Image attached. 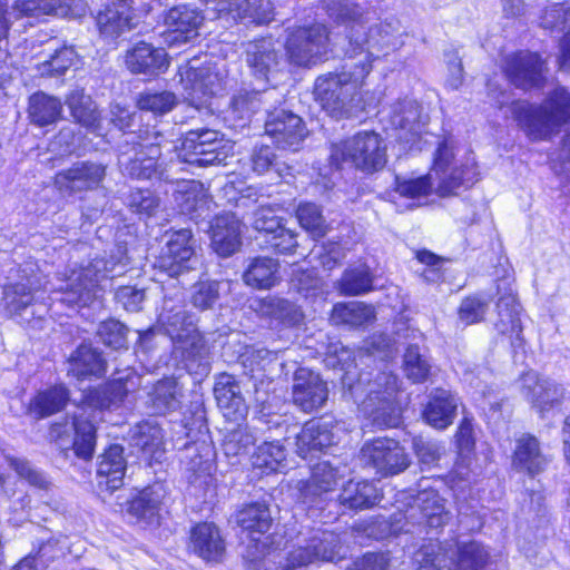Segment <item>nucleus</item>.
<instances>
[{
    "mask_svg": "<svg viewBox=\"0 0 570 570\" xmlns=\"http://www.w3.org/2000/svg\"><path fill=\"white\" fill-rule=\"evenodd\" d=\"M323 3L333 20L347 26L344 52L350 59L360 57L356 65L366 62L372 70L374 60L399 46L401 24L397 19H386L366 27V12L361 6L344 0H323Z\"/></svg>",
    "mask_w": 570,
    "mask_h": 570,
    "instance_id": "nucleus-1",
    "label": "nucleus"
},
{
    "mask_svg": "<svg viewBox=\"0 0 570 570\" xmlns=\"http://www.w3.org/2000/svg\"><path fill=\"white\" fill-rule=\"evenodd\" d=\"M371 73L368 63L344 66L341 71L318 76L314 82V97L332 117H351L364 109L362 87Z\"/></svg>",
    "mask_w": 570,
    "mask_h": 570,
    "instance_id": "nucleus-2",
    "label": "nucleus"
},
{
    "mask_svg": "<svg viewBox=\"0 0 570 570\" xmlns=\"http://www.w3.org/2000/svg\"><path fill=\"white\" fill-rule=\"evenodd\" d=\"M160 325L180 351L189 370L205 373L209 368L207 347L195 326V316L186 311L185 296L176 291L173 296L165 295L158 316Z\"/></svg>",
    "mask_w": 570,
    "mask_h": 570,
    "instance_id": "nucleus-3",
    "label": "nucleus"
},
{
    "mask_svg": "<svg viewBox=\"0 0 570 570\" xmlns=\"http://www.w3.org/2000/svg\"><path fill=\"white\" fill-rule=\"evenodd\" d=\"M117 262L97 257L79 271H72L66 285L56 292L59 295L56 299L69 307L89 305L102 287L101 282L121 274L128 265V258L121 246L117 247Z\"/></svg>",
    "mask_w": 570,
    "mask_h": 570,
    "instance_id": "nucleus-4",
    "label": "nucleus"
},
{
    "mask_svg": "<svg viewBox=\"0 0 570 570\" xmlns=\"http://www.w3.org/2000/svg\"><path fill=\"white\" fill-rule=\"evenodd\" d=\"M134 138L132 136L131 140L127 139L120 147L118 164L121 171L137 179L164 178L165 169L159 159L161 148L170 142L156 130H147L146 137L139 136V142Z\"/></svg>",
    "mask_w": 570,
    "mask_h": 570,
    "instance_id": "nucleus-5",
    "label": "nucleus"
},
{
    "mask_svg": "<svg viewBox=\"0 0 570 570\" xmlns=\"http://www.w3.org/2000/svg\"><path fill=\"white\" fill-rule=\"evenodd\" d=\"M180 82L187 104L195 110H208V101L232 86L225 65L208 63L180 68Z\"/></svg>",
    "mask_w": 570,
    "mask_h": 570,
    "instance_id": "nucleus-6",
    "label": "nucleus"
},
{
    "mask_svg": "<svg viewBox=\"0 0 570 570\" xmlns=\"http://www.w3.org/2000/svg\"><path fill=\"white\" fill-rule=\"evenodd\" d=\"M456 556L459 570H483L489 561V551L476 541L455 544V550L440 546H423L415 556L417 570H452L453 557Z\"/></svg>",
    "mask_w": 570,
    "mask_h": 570,
    "instance_id": "nucleus-7",
    "label": "nucleus"
},
{
    "mask_svg": "<svg viewBox=\"0 0 570 570\" xmlns=\"http://www.w3.org/2000/svg\"><path fill=\"white\" fill-rule=\"evenodd\" d=\"M330 158L336 167L350 161L365 173H373L385 166L386 146L379 134L361 131L347 140L333 145Z\"/></svg>",
    "mask_w": 570,
    "mask_h": 570,
    "instance_id": "nucleus-8",
    "label": "nucleus"
},
{
    "mask_svg": "<svg viewBox=\"0 0 570 570\" xmlns=\"http://www.w3.org/2000/svg\"><path fill=\"white\" fill-rule=\"evenodd\" d=\"M346 554L347 549L336 533L314 530L308 537L298 538L282 570H298L318 561L335 562L344 559Z\"/></svg>",
    "mask_w": 570,
    "mask_h": 570,
    "instance_id": "nucleus-9",
    "label": "nucleus"
},
{
    "mask_svg": "<svg viewBox=\"0 0 570 570\" xmlns=\"http://www.w3.org/2000/svg\"><path fill=\"white\" fill-rule=\"evenodd\" d=\"M175 148L181 161L203 167L225 163L232 147L220 132L199 128L186 132L180 146Z\"/></svg>",
    "mask_w": 570,
    "mask_h": 570,
    "instance_id": "nucleus-10",
    "label": "nucleus"
},
{
    "mask_svg": "<svg viewBox=\"0 0 570 570\" xmlns=\"http://www.w3.org/2000/svg\"><path fill=\"white\" fill-rule=\"evenodd\" d=\"M570 121V95L564 88L556 89L540 107L529 106L525 110L524 126L532 140L548 139L559 128Z\"/></svg>",
    "mask_w": 570,
    "mask_h": 570,
    "instance_id": "nucleus-11",
    "label": "nucleus"
},
{
    "mask_svg": "<svg viewBox=\"0 0 570 570\" xmlns=\"http://www.w3.org/2000/svg\"><path fill=\"white\" fill-rule=\"evenodd\" d=\"M397 391V380L392 373H379L374 381L367 383L366 397L360 404V410L377 425H394V396Z\"/></svg>",
    "mask_w": 570,
    "mask_h": 570,
    "instance_id": "nucleus-12",
    "label": "nucleus"
},
{
    "mask_svg": "<svg viewBox=\"0 0 570 570\" xmlns=\"http://www.w3.org/2000/svg\"><path fill=\"white\" fill-rule=\"evenodd\" d=\"M106 176L107 165L78 160L55 175L53 186L63 197H72L100 188Z\"/></svg>",
    "mask_w": 570,
    "mask_h": 570,
    "instance_id": "nucleus-13",
    "label": "nucleus"
},
{
    "mask_svg": "<svg viewBox=\"0 0 570 570\" xmlns=\"http://www.w3.org/2000/svg\"><path fill=\"white\" fill-rule=\"evenodd\" d=\"M327 28L320 23L291 31L285 45L289 61L299 67L316 63L327 53Z\"/></svg>",
    "mask_w": 570,
    "mask_h": 570,
    "instance_id": "nucleus-14",
    "label": "nucleus"
},
{
    "mask_svg": "<svg viewBox=\"0 0 570 570\" xmlns=\"http://www.w3.org/2000/svg\"><path fill=\"white\" fill-rule=\"evenodd\" d=\"M433 173L439 179L440 196L454 194L461 186L469 187L476 180L473 166H456L454 164L453 145L449 140L439 142L434 154Z\"/></svg>",
    "mask_w": 570,
    "mask_h": 570,
    "instance_id": "nucleus-15",
    "label": "nucleus"
},
{
    "mask_svg": "<svg viewBox=\"0 0 570 570\" xmlns=\"http://www.w3.org/2000/svg\"><path fill=\"white\" fill-rule=\"evenodd\" d=\"M360 460L365 466L382 475L399 474L410 464L405 450L397 441L389 438L365 442L360 452Z\"/></svg>",
    "mask_w": 570,
    "mask_h": 570,
    "instance_id": "nucleus-16",
    "label": "nucleus"
},
{
    "mask_svg": "<svg viewBox=\"0 0 570 570\" xmlns=\"http://www.w3.org/2000/svg\"><path fill=\"white\" fill-rule=\"evenodd\" d=\"M195 244L196 242L188 228L174 232L159 256V268L170 277H178L188 271L195 269L197 264Z\"/></svg>",
    "mask_w": 570,
    "mask_h": 570,
    "instance_id": "nucleus-17",
    "label": "nucleus"
},
{
    "mask_svg": "<svg viewBox=\"0 0 570 570\" xmlns=\"http://www.w3.org/2000/svg\"><path fill=\"white\" fill-rule=\"evenodd\" d=\"M265 132L282 149H297L306 130L301 117L286 110L268 112Z\"/></svg>",
    "mask_w": 570,
    "mask_h": 570,
    "instance_id": "nucleus-18",
    "label": "nucleus"
},
{
    "mask_svg": "<svg viewBox=\"0 0 570 570\" xmlns=\"http://www.w3.org/2000/svg\"><path fill=\"white\" fill-rule=\"evenodd\" d=\"M521 392L541 414L558 407L564 389L550 379H542L533 371L525 372L521 379Z\"/></svg>",
    "mask_w": 570,
    "mask_h": 570,
    "instance_id": "nucleus-19",
    "label": "nucleus"
},
{
    "mask_svg": "<svg viewBox=\"0 0 570 570\" xmlns=\"http://www.w3.org/2000/svg\"><path fill=\"white\" fill-rule=\"evenodd\" d=\"M244 59L255 78L268 80V76L278 69L282 52L273 38L264 37L244 45Z\"/></svg>",
    "mask_w": 570,
    "mask_h": 570,
    "instance_id": "nucleus-20",
    "label": "nucleus"
},
{
    "mask_svg": "<svg viewBox=\"0 0 570 570\" xmlns=\"http://www.w3.org/2000/svg\"><path fill=\"white\" fill-rule=\"evenodd\" d=\"M292 397L304 412L322 407L328 397V389L321 376L307 368H298L294 374Z\"/></svg>",
    "mask_w": 570,
    "mask_h": 570,
    "instance_id": "nucleus-21",
    "label": "nucleus"
},
{
    "mask_svg": "<svg viewBox=\"0 0 570 570\" xmlns=\"http://www.w3.org/2000/svg\"><path fill=\"white\" fill-rule=\"evenodd\" d=\"M236 522L255 542L257 553L263 554L269 544L266 533L273 522L269 508L265 503L248 504L236 513Z\"/></svg>",
    "mask_w": 570,
    "mask_h": 570,
    "instance_id": "nucleus-22",
    "label": "nucleus"
},
{
    "mask_svg": "<svg viewBox=\"0 0 570 570\" xmlns=\"http://www.w3.org/2000/svg\"><path fill=\"white\" fill-rule=\"evenodd\" d=\"M504 71L515 87H539L543 79V61L537 53L518 52L507 57Z\"/></svg>",
    "mask_w": 570,
    "mask_h": 570,
    "instance_id": "nucleus-23",
    "label": "nucleus"
},
{
    "mask_svg": "<svg viewBox=\"0 0 570 570\" xmlns=\"http://www.w3.org/2000/svg\"><path fill=\"white\" fill-rule=\"evenodd\" d=\"M348 469L345 464L321 461L313 465L311 476L301 482L299 491L305 501L313 502L324 493L333 491L338 481L343 479Z\"/></svg>",
    "mask_w": 570,
    "mask_h": 570,
    "instance_id": "nucleus-24",
    "label": "nucleus"
},
{
    "mask_svg": "<svg viewBox=\"0 0 570 570\" xmlns=\"http://www.w3.org/2000/svg\"><path fill=\"white\" fill-rule=\"evenodd\" d=\"M169 61L163 48L140 41L126 55V66L132 73L156 76L168 68Z\"/></svg>",
    "mask_w": 570,
    "mask_h": 570,
    "instance_id": "nucleus-25",
    "label": "nucleus"
},
{
    "mask_svg": "<svg viewBox=\"0 0 570 570\" xmlns=\"http://www.w3.org/2000/svg\"><path fill=\"white\" fill-rule=\"evenodd\" d=\"M203 20L202 13L196 8L185 4L171 8L165 17L170 41L183 43L196 38Z\"/></svg>",
    "mask_w": 570,
    "mask_h": 570,
    "instance_id": "nucleus-26",
    "label": "nucleus"
},
{
    "mask_svg": "<svg viewBox=\"0 0 570 570\" xmlns=\"http://www.w3.org/2000/svg\"><path fill=\"white\" fill-rule=\"evenodd\" d=\"M296 453L303 459L313 458L334 444L332 428L326 422L311 420L296 435Z\"/></svg>",
    "mask_w": 570,
    "mask_h": 570,
    "instance_id": "nucleus-27",
    "label": "nucleus"
},
{
    "mask_svg": "<svg viewBox=\"0 0 570 570\" xmlns=\"http://www.w3.org/2000/svg\"><path fill=\"white\" fill-rule=\"evenodd\" d=\"M190 548L205 561L219 562L225 554V542L214 523L203 522L193 528Z\"/></svg>",
    "mask_w": 570,
    "mask_h": 570,
    "instance_id": "nucleus-28",
    "label": "nucleus"
},
{
    "mask_svg": "<svg viewBox=\"0 0 570 570\" xmlns=\"http://www.w3.org/2000/svg\"><path fill=\"white\" fill-rule=\"evenodd\" d=\"M214 394L224 415L232 419H243L247 413V405L243 397L240 386L234 376L220 374L214 386Z\"/></svg>",
    "mask_w": 570,
    "mask_h": 570,
    "instance_id": "nucleus-29",
    "label": "nucleus"
},
{
    "mask_svg": "<svg viewBox=\"0 0 570 570\" xmlns=\"http://www.w3.org/2000/svg\"><path fill=\"white\" fill-rule=\"evenodd\" d=\"M122 453L121 445L112 444L100 456L97 469L99 489L112 492L122 485L126 471Z\"/></svg>",
    "mask_w": 570,
    "mask_h": 570,
    "instance_id": "nucleus-30",
    "label": "nucleus"
},
{
    "mask_svg": "<svg viewBox=\"0 0 570 570\" xmlns=\"http://www.w3.org/2000/svg\"><path fill=\"white\" fill-rule=\"evenodd\" d=\"M212 247L220 256L234 254L240 246V223L233 214L217 216L210 226Z\"/></svg>",
    "mask_w": 570,
    "mask_h": 570,
    "instance_id": "nucleus-31",
    "label": "nucleus"
},
{
    "mask_svg": "<svg viewBox=\"0 0 570 570\" xmlns=\"http://www.w3.org/2000/svg\"><path fill=\"white\" fill-rule=\"evenodd\" d=\"M458 404V397L450 391L436 390L424 409V420L434 429L444 430L453 423Z\"/></svg>",
    "mask_w": 570,
    "mask_h": 570,
    "instance_id": "nucleus-32",
    "label": "nucleus"
},
{
    "mask_svg": "<svg viewBox=\"0 0 570 570\" xmlns=\"http://www.w3.org/2000/svg\"><path fill=\"white\" fill-rule=\"evenodd\" d=\"M139 377L131 370L118 373L106 386L95 391L97 406L110 409L120 404L128 393L136 390Z\"/></svg>",
    "mask_w": 570,
    "mask_h": 570,
    "instance_id": "nucleus-33",
    "label": "nucleus"
},
{
    "mask_svg": "<svg viewBox=\"0 0 570 570\" xmlns=\"http://www.w3.org/2000/svg\"><path fill=\"white\" fill-rule=\"evenodd\" d=\"M181 387L173 377L158 381L148 393V405L155 414L175 412L180 407Z\"/></svg>",
    "mask_w": 570,
    "mask_h": 570,
    "instance_id": "nucleus-34",
    "label": "nucleus"
},
{
    "mask_svg": "<svg viewBox=\"0 0 570 570\" xmlns=\"http://www.w3.org/2000/svg\"><path fill=\"white\" fill-rule=\"evenodd\" d=\"M499 320L495 322L498 332L504 335L514 336L513 345H521L522 326L520 320L521 306L512 293L502 295L497 304Z\"/></svg>",
    "mask_w": 570,
    "mask_h": 570,
    "instance_id": "nucleus-35",
    "label": "nucleus"
},
{
    "mask_svg": "<svg viewBox=\"0 0 570 570\" xmlns=\"http://www.w3.org/2000/svg\"><path fill=\"white\" fill-rule=\"evenodd\" d=\"M164 498L165 489L161 484L148 487L131 500L128 512L148 524L156 523Z\"/></svg>",
    "mask_w": 570,
    "mask_h": 570,
    "instance_id": "nucleus-36",
    "label": "nucleus"
},
{
    "mask_svg": "<svg viewBox=\"0 0 570 570\" xmlns=\"http://www.w3.org/2000/svg\"><path fill=\"white\" fill-rule=\"evenodd\" d=\"M541 26L544 29L566 32L561 42V67L570 68V4L556 3L549 7L542 18Z\"/></svg>",
    "mask_w": 570,
    "mask_h": 570,
    "instance_id": "nucleus-37",
    "label": "nucleus"
},
{
    "mask_svg": "<svg viewBox=\"0 0 570 570\" xmlns=\"http://www.w3.org/2000/svg\"><path fill=\"white\" fill-rule=\"evenodd\" d=\"M68 373L78 380L89 376H101L105 371V361L91 345L81 344L69 357Z\"/></svg>",
    "mask_w": 570,
    "mask_h": 570,
    "instance_id": "nucleus-38",
    "label": "nucleus"
},
{
    "mask_svg": "<svg viewBox=\"0 0 570 570\" xmlns=\"http://www.w3.org/2000/svg\"><path fill=\"white\" fill-rule=\"evenodd\" d=\"M274 94V90H240L232 98L228 115L234 120L247 121L254 112L263 108L267 110L268 102Z\"/></svg>",
    "mask_w": 570,
    "mask_h": 570,
    "instance_id": "nucleus-39",
    "label": "nucleus"
},
{
    "mask_svg": "<svg viewBox=\"0 0 570 570\" xmlns=\"http://www.w3.org/2000/svg\"><path fill=\"white\" fill-rule=\"evenodd\" d=\"M130 439L135 446L151 458L158 459V454L164 452L163 430L155 419L137 423L130 430Z\"/></svg>",
    "mask_w": 570,
    "mask_h": 570,
    "instance_id": "nucleus-40",
    "label": "nucleus"
},
{
    "mask_svg": "<svg viewBox=\"0 0 570 570\" xmlns=\"http://www.w3.org/2000/svg\"><path fill=\"white\" fill-rule=\"evenodd\" d=\"M61 101L43 91L35 92L29 98L28 117L33 125L45 127L60 119Z\"/></svg>",
    "mask_w": 570,
    "mask_h": 570,
    "instance_id": "nucleus-41",
    "label": "nucleus"
},
{
    "mask_svg": "<svg viewBox=\"0 0 570 570\" xmlns=\"http://www.w3.org/2000/svg\"><path fill=\"white\" fill-rule=\"evenodd\" d=\"M547 458L541 453L539 441L532 435H523L517 441L513 465L529 474L543 470Z\"/></svg>",
    "mask_w": 570,
    "mask_h": 570,
    "instance_id": "nucleus-42",
    "label": "nucleus"
},
{
    "mask_svg": "<svg viewBox=\"0 0 570 570\" xmlns=\"http://www.w3.org/2000/svg\"><path fill=\"white\" fill-rule=\"evenodd\" d=\"M69 391L63 385H55L37 393L29 410L37 417L50 416L65 409L69 402Z\"/></svg>",
    "mask_w": 570,
    "mask_h": 570,
    "instance_id": "nucleus-43",
    "label": "nucleus"
},
{
    "mask_svg": "<svg viewBox=\"0 0 570 570\" xmlns=\"http://www.w3.org/2000/svg\"><path fill=\"white\" fill-rule=\"evenodd\" d=\"M243 279L254 288L268 289L278 281V262L269 257H255L244 272Z\"/></svg>",
    "mask_w": 570,
    "mask_h": 570,
    "instance_id": "nucleus-44",
    "label": "nucleus"
},
{
    "mask_svg": "<svg viewBox=\"0 0 570 570\" xmlns=\"http://www.w3.org/2000/svg\"><path fill=\"white\" fill-rule=\"evenodd\" d=\"M341 504L350 509H367L379 499L376 487L368 481H348L340 493Z\"/></svg>",
    "mask_w": 570,
    "mask_h": 570,
    "instance_id": "nucleus-45",
    "label": "nucleus"
},
{
    "mask_svg": "<svg viewBox=\"0 0 570 570\" xmlns=\"http://www.w3.org/2000/svg\"><path fill=\"white\" fill-rule=\"evenodd\" d=\"M415 504L430 528H441L451 519V513L446 510L444 500L434 490L421 491L415 498Z\"/></svg>",
    "mask_w": 570,
    "mask_h": 570,
    "instance_id": "nucleus-46",
    "label": "nucleus"
},
{
    "mask_svg": "<svg viewBox=\"0 0 570 570\" xmlns=\"http://www.w3.org/2000/svg\"><path fill=\"white\" fill-rule=\"evenodd\" d=\"M73 119L83 127L95 129L99 120V112L91 97L86 95L83 89L75 88L66 97Z\"/></svg>",
    "mask_w": 570,
    "mask_h": 570,
    "instance_id": "nucleus-47",
    "label": "nucleus"
},
{
    "mask_svg": "<svg viewBox=\"0 0 570 570\" xmlns=\"http://www.w3.org/2000/svg\"><path fill=\"white\" fill-rule=\"evenodd\" d=\"M332 321L335 324L361 327L375 320L374 308L362 302H348L335 304L332 311Z\"/></svg>",
    "mask_w": 570,
    "mask_h": 570,
    "instance_id": "nucleus-48",
    "label": "nucleus"
},
{
    "mask_svg": "<svg viewBox=\"0 0 570 570\" xmlns=\"http://www.w3.org/2000/svg\"><path fill=\"white\" fill-rule=\"evenodd\" d=\"M97 27L105 38L115 39L125 30L131 28L130 19L125 12V4L114 3V7H106L96 17Z\"/></svg>",
    "mask_w": 570,
    "mask_h": 570,
    "instance_id": "nucleus-49",
    "label": "nucleus"
},
{
    "mask_svg": "<svg viewBox=\"0 0 570 570\" xmlns=\"http://www.w3.org/2000/svg\"><path fill=\"white\" fill-rule=\"evenodd\" d=\"M37 286L30 278L27 283H14L6 286L3 301L10 315H21L33 302Z\"/></svg>",
    "mask_w": 570,
    "mask_h": 570,
    "instance_id": "nucleus-50",
    "label": "nucleus"
},
{
    "mask_svg": "<svg viewBox=\"0 0 570 570\" xmlns=\"http://www.w3.org/2000/svg\"><path fill=\"white\" fill-rule=\"evenodd\" d=\"M175 202L184 215L190 216L191 219L200 216L206 205L205 196L202 193V185L197 181L183 183L180 188L175 193Z\"/></svg>",
    "mask_w": 570,
    "mask_h": 570,
    "instance_id": "nucleus-51",
    "label": "nucleus"
},
{
    "mask_svg": "<svg viewBox=\"0 0 570 570\" xmlns=\"http://www.w3.org/2000/svg\"><path fill=\"white\" fill-rule=\"evenodd\" d=\"M285 459L286 450L279 441L264 442L252 455V464L263 472H273L284 466Z\"/></svg>",
    "mask_w": 570,
    "mask_h": 570,
    "instance_id": "nucleus-52",
    "label": "nucleus"
},
{
    "mask_svg": "<svg viewBox=\"0 0 570 570\" xmlns=\"http://www.w3.org/2000/svg\"><path fill=\"white\" fill-rule=\"evenodd\" d=\"M77 53L71 46L63 45L53 49L49 58L37 66V70L42 77L62 76L76 61Z\"/></svg>",
    "mask_w": 570,
    "mask_h": 570,
    "instance_id": "nucleus-53",
    "label": "nucleus"
},
{
    "mask_svg": "<svg viewBox=\"0 0 570 570\" xmlns=\"http://www.w3.org/2000/svg\"><path fill=\"white\" fill-rule=\"evenodd\" d=\"M421 107L412 99H404L392 106L391 122L400 129L416 132L420 128Z\"/></svg>",
    "mask_w": 570,
    "mask_h": 570,
    "instance_id": "nucleus-54",
    "label": "nucleus"
},
{
    "mask_svg": "<svg viewBox=\"0 0 570 570\" xmlns=\"http://www.w3.org/2000/svg\"><path fill=\"white\" fill-rule=\"evenodd\" d=\"M373 277L370 268L358 265L344 272L340 281V289L345 295H362L372 289Z\"/></svg>",
    "mask_w": 570,
    "mask_h": 570,
    "instance_id": "nucleus-55",
    "label": "nucleus"
},
{
    "mask_svg": "<svg viewBox=\"0 0 570 570\" xmlns=\"http://www.w3.org/2000/svg\"><path fill=\"white\" fill-rule=\"evenodd\" d=\"M75 441L72 445L76 456L87 461L92 458L96 445V428L87 419L76 417L73 421Z\"/></svg>",
    "mask_w": 570,
    "mask_h": 570,
    "instance_id": "nucleus-56",
    "label": "nucleus"
},
{
    "mask_svg": "<svg viewBox=\"0 0 570 570\" xmlns=\"http://www.w3.org/2000/svg\"><path fill=\"white\" fill-rule=\"evenodd\" d=\"M274 17V4L271 0H242L236 18L250 23H269Z\"/></svg>",
    "mask_w": 570,
    "mask_h": 570,
    "instance_id": "nucleus-57",
    "label": "nucleus"
},
{
    "mask_svg": "<svg viewBox=\"0 0 570 570\" xmlns=\"http://www.w3.org/2000/svg\"><path fill=\"white\" fill-rule=\"evenodd\" d=\"M250 161L253 170L259 175L274 170L278 177H283L291 170L289 166L277 160L273 149L266 145L254 148Z\"/></svg>",
    "mask_w": 570,
    "mask_h": 570,
    "instance_id": "nucleus-58",
    "label": "nucleus"
},
{
    "mask_svg": "<svg viewBox=\"0 0 570 570\" xmlns=\"http://www.w3.org/2000/svg\"><path fill=\"white\" fill-rule=\"evenodd\" d=\"M263 312L285 325H295L302 318L298 307L287 299L271 297L262 303Z\"/></svg>",
    "mask_w": 570,
    "mask_h": 570,
    "instance_id": "nucleus-59",
    "label": "nucleus"
},
{
    "mask_svg": "<svg viewBox=\"0 0 570 570\" xmlns=\"http://www.w3.org/2000/svg\"><path fill=\"white\" fill-rule=\"evenodd\" d=\"M296 217L301 226L309 232L313 237H322L326 234L327 226L317 205L312 203L301 204L296 210Z\"/></svg>",
    "mask_w": 570,
    "mask_h": 570,
    "instance_id": "nucleus-60",
    "label": "nucleus"
},
{
    "mask_svg": "<svg viewBox=\"0 0 570 570\" xmlns=\"http://www.w3.org/2000/svg\"><path fill=\"white\" fill-rule=\"evenodd\" d=\"M404 371L413 383H422L428 380L431 365L422 355L416 345H410L404 354Z\"/></svg>",
    "mask_w": 570,
    "mask_h": 570,
    "instance_id": "nucleus-61",
    "label": "nucleus"
},
{
    "mask_svg": "<svg viewBox=\"0 0 570 570\" xmlns=\"http://www.w3.org/2000/svg\"><path fill=\"white\" fill-rule=\"evenodd\" d=\"M254 442L255 436L250 429L247 425H238L225 435L223 450L227 456H238L245 454Z\"/></svg>",
    "mask_w": 570,
    "mask_h": 570,
    "instance_id": "nucleus-62",
    "label": "nucleus"
},
{
    "mask_svg": "<svg viewBox=\"0 0 570 570\" xmlns=\"http://www.w3.org/2000/svg\"><path fill=\"white\" fill-rule=\"evenodd\" d=\"M137 104L141 110L163 115L169 112L176 106L177 97L171 91H146L140 94Z\"/></svg>",
    "mask_w": 570,
    "mask_h": 570,
    "instance_id": "nucleus-63",
    "label": "nucleus"
},
{
    "mask_svg": "<svg viewBox=\"0 0 570 570\" xmlns=\"http://www.w3.org/2000/svg\"><path fill=\"white\" fill-rule=\"evenodd\" d=\"M220 283L217 281H200L194 285L190 302L194 307L206 311L213 308L219 298Z\"/></svg>",
    "mask_w": 570,
    "mask_h": 570,
    "instance_id": "nucleus-64",
    "label": "nucleus"
}]
</instances>
